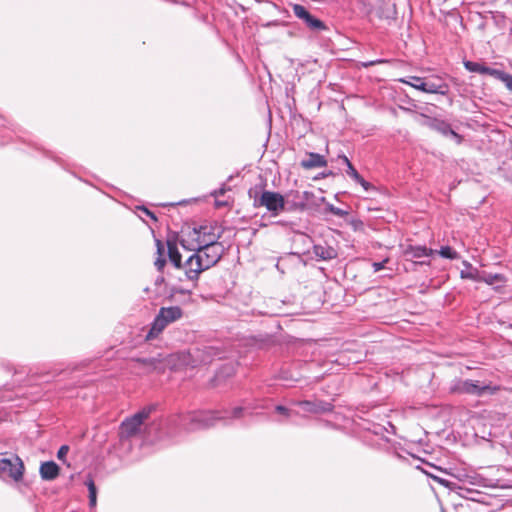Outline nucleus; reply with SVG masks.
<instances>
[{
  "label": "nucleus",
  "mask_w": 512,
  "mask_h": 512,
  "mask_svg": "<svg viewBox=\"0 0 512 512\" xmlns=\"http://www.w3.org/2000/svg\"><path fill=\"white\" fill-rule=\"evenodd\" d=\"M225 253L224 245L218 241V237L207 240L198 246L196 253H193L184 263L186 279L196 282L202 272L215 266Z\"/></svg>",
  "instance_id": "obj_1"
},
{
  "label": "nucleus",
  "mask_w": 512,
  "mask_h": 512,
  "mask_svg": "<svg viewBox=\"0 0 512 512\" xmlns=\"http://www.w3.org/2000/svg\"><path fill=\"white\" fill-rule=\"evenodd\" d=\"M177 356L172 353H157L152 356H141L131 359L133 369L142 374H164L167 370H175Z\"/></svg>",
  "instance_id": "obj_2"
},
{
  "label": "nucleus",
  "mask_w": 512,
  "mask_h": 512,
  "mask_svg": "<svg viewBox=\"0 0 512 512\" xmlns=\"http://www.w3.org/2000/svg\"><path fill=\"white\" fill-rule=\"evenodd\" d=\"M221 418L220 410H195L179 414L177 424L188 432H194L216 426Z\"/></svg>",
  "instance_id": "obj_3"
},
{
  "label": "nucleus",
  "mask_w": 512,
  "mask_h": 512,
  "mask_svg": "<svg viewBox=\"0 0 512 512\" xmlns=\"http://www.w3.org/2000/svg\"><path fill=\"white\" fill-rule=\"evenodd\" d=\"M256 208L265 207L272 216H278L285 208V199L279 192L263 190L261 186H254L248 191Z\"/></svg>",
  "instance_id": "obj_4"
},
{
  "label": "nucleus",
  "mask_w": 512,
  "mask_h": 512,
  "mask_svg": "<svg viewBox=\"0 0 512 512\" xmlns=\"http://www.w3.org/2000/svg\"><path fill=\"white\" fill-rule=\"evenodd\" d=\"M182 315L183 311L179 306L161 307L145 336L146 340L156 338L167 325L179 320Z\"/></svg>",
  "instance_id": "obj_5"
},
{
  "label": "nucleus",
  "mask_w": 512,
  "mask_h": 512,
  "mask_svg": "<svg viewBox=\"0 0 512 512\" xmlns=\"http://www.w3.org/2000/svg\"><path fill=\"white\" fill-rule=\"evenodd\" d=\"M400 82L424 93L446 95L449 92V85L439 78L427 79L418 76H408L400 79Z\"/></svg>",
  "instance_id": "obj_6"
},
{
  "label": "nucleus",
  "mask_w": 512,
  "mask_h": 512,
  "mask_svg": "<svg viewBox=\"0 0 512 512\" xmlns=\"http://www.w3.org/2000/svg\"><path fill=\"white\" fill-rule=\"evenodd\" d=\"M156 409L155 405H149L142 408L130 417H127L119 427V436L121 439L130 438L137 435L144 421Z\"/></svg>",
  "instance_id": "obj_7"
},
{
  "label": "nucleus",
  "mask_w": 512,
  "mask_h": 512,
  "mask_svg": "<svg viewBox=\"0 0 512 512\" xmlns=\"http://www.w3.org/2000/svg\"><path fill=\"white\" fill-rule=\"evenodd\" d=\"M449 390L453 394L483 396L485 393L494 394L498 388L490 385H480L478 381H473L470 379H454L451 382Z\"/></svg>",
  "instance_id": "obj_8"
},
{
  "label": "nucleus",
  "mask_w": 512,
  "mask_h": 512,
  "mask_svg": "<svg viewBox=\"0 0 512 512\" xmlns=\"http://www.w3.org/2000/svg\"><path fill=\"white\" fill-rule=\"evenodd\" d=\"M25 466L18 455L11 458H0V478H10L14 482L23 480Z\"/></svg>",
  "instance_id": "obj_9"
},
{
  "label": "nucleus",
  "mask_w": 512,
  "mask_h": 512,
  "mask_svg": "<svg viewBox=\"0 0 512 512\" xmlns=\"http://www.w3.org/2000/svg\"><path fill=\"white\" fill-rule=\"evenodd\" d=\"M423 120L421 124L433 131L438 132L439 134L443 135L444 137H451L455 139L457 144L462 143L463 137L458 134L456 131H454L451 127V125L442 119L422 115Z\"/></svg>",
  "instance_id": "obj_10"
},
{
  "label": "nucleus",
  "mask_w": 512,
  "mask_h": 512,
  "mask_svg": "<svg viewBox=\"0 0 512 512\" xmlns=\"http://www.w3.org/2000/svg\"><path fill=\"white\" fill-rule=\"evenodd\" d=\"M293 12L294 15L301 19L309 29L313 31H321L326 29L325 23L312 15L305 6L301 4H294Z\"/></svg>",
  "instance_id": "obj_11"
},
{
  "label": "nucleus",
  "mask_w": 512,
  "mask_h": 512,
  "mask_svg": "<svg viewBox=\"0 0 512 512\" xmlns=\"http://www.w3.org/2000/svg\"><path fill=\"white\" fill-rule=\"evenodd\" d=\"M249 409H252L250 404H246L244 402L230 409H222L220 410L222 413V418L220 419V422H222L223 425L225 426L231 425L233 421L241 420L246 415Z\"/></svg>",
  "instance_id": "obj_12"
},
{
  "label": "nucleus",
  "mask_w": 512,
  "mask_h": 512,
  "mask_svg": "<svg viewBox=\"0 0 512 512\" xmlns=\"http://www.w3.org/2000/svg\"><path fill=\"white\" fill-rule=\"evenodd\" d=\"M294 405L301 407L304 411L318 414V413H328L332 412L334 409V405L330 402H326L323 400L310 401V400H299L294 401Z\"/></svg>",
  "instance_id": "obj_13"
},
{
  "label": "nucleus",
  "mask_w": 512,
  "mask_h": 512,
  "mask_svg": "<svg viewBox=\"0 0 512 512\" xmlns=\"http://www.w3.org/2000/svg\"><path fill=\"white\" fill-rule=\"evenodd\" d=\"M389 428H391V432H389L388 428L385 427L384 425L382 424H379V423H374L370 420H362V422H360L358 424V426L364 430V431H368L370 433H372L373 435H376V436H379L381 437V439H384L385 441H389L388 438L385 436V433H391V434H394L395 433V427L393 424H391V422H387Z\"/></svg>",
  "instance_id": "obj_14"
},
{
  "label": "nucleus",
  "mask_w": 512,
  "mask_h": 512,
  "mask_svg": "<svg viewBox=\"0 0 512 512\" xmlns=\"http://www.w3.org/2000/svg\"><path fill=\"white\" fill-rule=\"evenodd\" d=\"M189 236H194L195 240L198 241L199 244H203L204 240H213V237H221L220 234L214 233V227L212 225H200L198 227H193L189 232Z\"/></svg>",
  "instance_id": "obj_15"
},
{
  "label": "nucleus",
  "mask_w": 512,
  "mask_h": 512,
  "mask_svg": "<svg viewBox=\"0 0 512 512\" xmlns=\"http://www.w3.org/2000/svg\"><path fill=\"white\" fill-rule=\"evenodd\" d=\"M39 474L42 480L53 481L60 475V467L55 461H45L39 467Z\"/></svg>",
  "instance_id": "obj_16"
},
{
  "label": "nucleus",
  "mask_w": 512,
  "mask_h": 512,
  "mask_svg": "<svg viewBox=\"0 0 512 512\" xmlns=\"http://www.w3.org/2000/svg\"><path fill=\"white\" fill-rule=\"evenodd\" d=\"M432 253L433 250L425 245H408L403 252L406 260L429 257Z\"/></svg>",
  "instance_id": "obj_17"
},
{
  "label": "nucleus",
  "mask_w": 512,
  "mask_h": 512,
  "mask_svg": "<svg viewBox=\"0 0 512 512\" xmlns=\"http://www.w3.org/2000/svg\"><path fill=\"white\" fill-rule=\"evenodd\" d=\"M219 351L212 346H204L203 349H195L193 358L201 364H209L213 361L214 357L219 356Z\"/></svg>",
  "instance_id": "obj_18"
},
{
  "label": "nucleus",
  "mask_w": 512,
  "mask_h": 512,
  "mask_svg": "<svg viewBox=\"0 0 512 512\" xmlns=\"http://www.w3.org/2000/svg\"><path fill=\"white\" fill-rule=\"evenodd\" d=\"M313 254L318 260L328 261L337 257V251L328 245L314 244Z\"/></svg>",
  "instance_id": "obj_19"
},
{
  "label": "nucleus",
  "mask_w": 512,
  "mask_h": 512,
  "mask_svg": "<svg viewBox=\"0 0 512 512\" xmlns=\"http://www.w3.org/2000/svg\"><path fill=\"white\" fill-rule=\"evenodd\" d=\"M326 165H327V161L324 158V156L320 155L319 153H315V152L308 153V158L303 159L301 161V166L304 169L320 168V167H325Z\"/></svg>",
  "instance_id": "obj_20"
},
{
  "label": "nucleus",
  "mask_w": 512,
  "mask_h": 512,
  "mask_svg": "<svg viewBox=\"0 0 512 512\" xmlns=\"http://www.w3.org/2000/svg\"><path fill=\"white\" fill-rule=\"evenodd\" d=\"M463 65H464L465 69L468 70L469 72L479 73L482 75L492 76V74L495 70V68H491L482 63L474 62V61H470V60H465L463 62Z\"/></svg>",
  "instance_id": "obj_21"
},
{
  "label": "nucleus",
  "mask_w": 512,
  "mask_h": 512,
  "mask_svg": "<svg viewBox=\"0 0 512 512\" xmlns=\"http://www.w3.org/2000/svg\"><path fill=\"white\" fill-rule=\"evenodd\" d=\"M346 174L352 178L356 183L362 186V188L366 191H372L375 189V187L365 180L359 172L356 170V168L353 166V164H349V167L346 169Z\"/></svg>",
  "instance_id": "obj_22"
},
{
  "label": "nucleus",
  "mask_w": 512,
  "mask_h": 512,
  "mask_svg": "<svg viewBox=\"0 0 512 512\" xmlns=\"http://www.w3.org/2000/svg\"><path fill=\"white\" fill-rule=\"evenodd\" d=\"M168 248V258L169 261L173 264V266L177 269H184V264L182 265V256L179 252L176 243L167 241Z\"/></svg>",
  "instance_id": "obj_23"
},
{
  "label": "nucleus",
  "mask_w": 512,
  "mask_h": 512,
  "mask_svg": "<svg viewBox=\"0 0 512 512\" xmlns=\"http://www.w3.org/2000/svg\"><path fill=\"white\" fill-rule=\"evenodd\" d=\"M84 483L89 492V507L94 508L97 505V487L92 477H88Z\"/></svg>",
  "instance_id": "obj_24"
},
{
  "label": "nucleus",
  "mask_w": 512,
  "mask_h": 512,
  "mask_svg": "<svg viewBox=\"0 0 512 512\" xmlns=\"http://www.w3.org/2000/svg\"><path fill=\"white\" fill-rule=\"evenodd\" d=\"M277 378L288 383H296L301 380V375L298 372L295 373L288 368H282L279 371Z\"/></svg>",
  "instance_id": "obj_25"
},
{
  "label": "nucleus",
  "mask_w": 512,
  "mask_h": 512,
  "mask_svg": "<svg viewBox=\"0 0 512 512\" xmlns=\"http://www.w3.org/2000/svg\"><path fill=\"white\" fill-rule=\"evenodd\" d=\"M275 413H277L280 418L276 419L278 423H284L288 420L292 415H298L297 411H294L284 405H276L274 408Z\"/></svg>",
  "instance_id": "obj_26"
},
{
  "label": "nucleus",
  "mask_w": 512,
  "mask_h": 512,
  "mask_svg": "<svg viewBox=\"0 0 512 512\" xmlns=\"http://www.w3.org/2000/svg\"><path fill=\"white\" fill-rule=\"evenodd\" d=\"M456 492L460 497L469 499L472 501H479L477 496L481 494L478 490L467 488L465 486H460V485H457Z\"/></svg>",
  "instance_id": "obj_27"
},
{
  "label": "nucleus",
  "mask_w": 512,
  "mask_h": 512,
  "mask_svg": "<svg viewBox=\"0 0 512 512\" xmlns=\"http://www.w3.org/2000/svg\"><path fill=\"white\" fill-rule=\"evenodd\" d=\"M492 77L495 79L503 82L505 84V87L512 92V75L509 73H506L503 70L495 69Z\"/></svg>",
  "instance_id": "obj_28"
},
{
  "label": "nucleus",
  "mask_w": 512,
  "mask_h": 512,
  "mask_svg": "<svg viewBox=\"0 0 512 512\" xmlns=\"http://www.w3.org/2000/svg\"><path fill=\"white\" fill-rule=\"evenodd\" d=\"M157 253L159 256L156 258L154 265L159 272H162L166 265V259L163 256L164 247L160 240H157Z\"/></svg>",
  "instance_id": "obj_29"
},
{
  "label": "nucleus",
  "mask_w": 512,
  "mask_h": 512,
  "mask_svg": "<svg viewBox=\"0 0 512 512\" xmlns=\"http://www.w3.org/2000/svg\"><path fill=\"white\" fill-rule=\"evenodd\" d=\"M189 239H186L185 237H182L180 240H179V243L180 245L187 251H192L194 253H196L197 251V248L198 246H200V244L198 243V241L195 240V237L194 236H189Z\"/></svg>",
  "instance_id": "obj_30"
},
{
  "label": "nucleus",
  "mask_w": 512,
  "mask_h": 512,
  "mask_svg": "<svg viewBox=\"0 0 512 512\" xmlns=\"http://www.w3.org/2000/svg\"><path fill=\"white\" fill-rule=\"evenodd\" d=\"M480 282H485L488 285H492L496 282H505V276L503 274H491L483 272V275L480 276Z\"/></svg>",
  "instance_id": "obj_31"
},
{
  "label": "nucleus",
  "mask_w": 512,
  "mask_h": 512,
  "mask_svg": "<svg viewBox=\"0 0 512 512\" xmlns=\"http://www.w3.org/2000/svg\"><path fill=\"white\" fill-rule=\"evenodd\" d=\"M480 272L477 268L464 269L460 272V277L462 279H469L473 281L480 282Z\"/></svg>",
  "instance_id": "obj_32"
},
{
  "label": "nucleus",
  "mask_w": 512,
  "mask_h": 512,
  "mask_svg": "<svg viewBox=\"0 0 512 512\" xmlns=\"http://www.w3.org/2000/svg\"><path fill=\"white\" fill-rule=\"evenodd\" d=\"M438 253L442 258L445 259L454 260L459 258L458 252L450 246H442Z\"/></svg>",
  "instance_id": "obj_33"
},
{
  "label": "nucleus",
  "mask_w": 512,
  "mask_h": 512,
  "mask_svg": "<svg viewBox=\"0 0 512 512\" xmlns=\"http://www.w3.org/2000/svg\"><path fill=\"white\" fill-rule=\"evenodd\" d=\"M325 211L341 218L346 217L348 215V212L346 210L336 207L331 203L326 204Z\"/></svg>",
  "instance_id": "obj_34"
},
{
  "label": "nucleus",
  "mask_w": 512,
  "mask_h": 512,
  "mask_svg": "<svg viewBox=\"0 0 512 512\" xmlns=\"http://www.w3.org/2000/svg\"><path fill=\"white\" fill-rule=\"evenodd\" d=\"M394 4H387L386 7L379 13L380 18L393 19L395 17Z\"/></svg>",
  "instance_id": "obj_35"
},
{
  "label": "nucleus",
  "mask_w": 512,
  "mask_h": 512,
  "mask_svg": "<svg viewBox=\"0 0 512 512\" xmlns=\"http://www.w3.org/2000/svg\"><path fill=\"white\" fill-rule=\"evenodd\" d=\"M432 478L437 481L438 483H440L441 485L451 489V490H454L456 491V487H457V484L456 483H452L450 482L449 480H446V479H443V478H440V477H437V476H432Z\"/></svg>",
  "instance_id": "obj_36"
},
{
  "label": "nucleus",
  "mask_w": 512,
  "mask_h": 512,
  "mask_svg": "<svg viewBox=\"0 0 512 512\" xmlns=\"http://www.w3.org/2000/svg\"><path fill=\"white\" fill-rule=\"evenodd\" d=\"M191 293H192L191 289H184V288H181V287H178V286H172L170 288L171 296H173L175 294L190 295Z\"/></svg>",
  "instance_id": "obj_37"
},
{
  "label": "nucleus",
  "mask_w": 512,
  "mask_h": 512,
  "mask_svg": "<svg viewBox=\"0 0 512 512\" xmlns=\"http://www.w3.org/2000/svg\"><path fill=\"white\" fill-rule=\"evenodd\" d=\"M29 145L33 146L36 150H39V151H42L43 154L46 156V157H49V158H52L53 160L55 161H58V159L50 152V151H47L45 150L43 147H41L40 145H38L37 143H34V142H31L29 141Z\"/></svg>",
  "instance_id": "obj_38"
},
{
  "label": "nucleus",
  "mask_w": 512,
  "mask_h": 512,
  "mask_svg": "<svg viewBox=\"0 0 512 512\" xmlns=\"http://www.w3.org/2000/svg\"><path fill=\"white\" fill-rule=\"evenodd\" d=\"M137 209L140 210L144 215H146L150 219L157 221V217H156L155 213L152 212L151 210H149L147 207L142 205V206H138Z\"/></svg>",
  "instance_id": "obj_39"
},
{
  "label": "nucleus",
  "mask_w": 512,
  "mask_h": 512,
  "mask_svg": "<svg viewBox=\"0 0 512 512\" xmlns=\"http://www.w3.org/2000/svg\"><path fill=\"white\" fill-rule=\"evenodd\" d=\"M68 451L69 447L67 445H62L57 451V458L61 461H64Z\"/></svg>",
  "instance_id": "obj_40"
},
{
  "label": "nucleus",
  "mask_w": 512,
  "mask_h": 512,
  "mask_svg": "<svg viewBox=\"0 0 512 512\" xmlns=\"http://www.w3.org/2000/svg\"><path fill=\"white\" fill-rule=\"evenodd\" d=\"M386 262H387V260H383L381 262H374L372 264L374 272H378V271L382 270L384 268V265H385Z\"/></svg>",
  "instance_id": "obj_41"
},
{
  "label": "nucleus",
  "mask_w": 512,
  "mask_h": 512,
  "mask_svg": "<svg viewBox=\"0 0 512 512\" xmlns=\"http://www.w3.org/2000/svg\"><path fill=\"white\" fill-rule=\"evenodd\" d=\"M384 62H386V60H384V59H377V60H374V61L365 62V63H363V66L364 67H370V66H373V65H376V64H380V63H384Z\"/></svg>",
  "instance_id": "obj_42"
},
{
  "label": "nucleus",
  "mask_w": 512,
  "mask_h": 512,
  "mask_svg": "<svg viewBox=\"0 0 512 512\" xmlns=\"http://www.w3.org/2000/svg\"><path fill=\"white\" fill-rule=\"evenodd\" d=\"M338 159H340L343 164H345L346 168L349 167V164H352L348 157L343 153L338 155Z\"/></svg>",
  "instance_id": "obj_43"
},
{
  "label": "nucleus",
  "mask_w": 512,
  "mask_h": 512,
  "mask_svg": "<svg viewBox=\"0 0 512 512\" xmlns=\"http://www.w3.org/2000/svg\"><path fill=\"white\" fill-rule=\"evenodd\" d=\"M226 190H227V189H226L225 185H223V186H222L221 188H219L218 190H215V191L212 193V195H213V196H215V197H217V196H219V195H223V194L226 192Z\"/></svg>",
  "instance_id": "obj_44"
},
{
  "label": "nucleus",
  "mask_w": 512,
  "mask_h": 512,
  "mask_svg": "<svg viewBox=\"0 0 512 512\" xmlns=\"http://www.w3.org/2000/svg\"><path fill=\"white\" fill-rule=\"evenodd\" d=\"M165 282V279L162 275H159L156 277L155 281H154V285L156 287H159L160 285H162L163 283Z\"/></svg>",
  "instance_id": "obj_45"
},
{
  "label": "nucleus",
  "mask_w": 512,
  "mask_h": 512,
  "mask_svg": "<svg viewBox=\"0 0 512 512\" xmlns=\"http://www.w3.org/2000/svg\"><path fill=\"white\" fill-rule=\"evenodd\" d=\"M463 265L465 266V269H471V268H474V267L472 266V264H471L470 262L466 261V260H465V261H463Z\"/></svg>",
  "instance_id": "obj_46"
},
{
  "label": "nucleus",
  "mask_w": 512,
  "mask_h": 512,
  "mask_svg": "<svg viewBox=\"0 0 512 512\" xmlns=\"http://www.w3.org/2000/svg\"><path fill=\"white\" fill-rule=\"evenodd\" d=\"M414 265H428L429 264V261H419V262H413Z\"/></svg>",
  "instance_id": "obj_47"
},
{
  "label": "nucleus",
  "mask_w": 512,
  "mask_h": 512,
  "mask_svg": "<svg viewBox=\"0 0 512 512\" xmlns=\"http://www.w3.org/2000/svg\"><path fill=\"white\" fill-rule=\"evenodd\" d=\"M330 175H333V172H332V171H328V172H323V173H321V176H322V177H327V176H330Z\"/></svg>",
  "instance_id": "obj_48"
},
{
  "label": "nucleus",
  "mask_w": 512,
  "mask_h": 512,
  "mask_svg": "<svg viewBox=\"0 0 512 512\" xmlns=\"http://www.w3.org/2000/svg\"><path fill=\"white\" fill-rule=\"evenodd\" d=\"M225 204H226L225 202H221V201H218V200H216V202H215V205H216L217 207L223 206V205H225Z\"/></svg>",
  "instance_id": "obj_49"
},
{
  "label": "nucleus",
  "mask_w": 512,
  "mask_h": 512,
  "mask_svg": "<svg viewBox=\"0 0 512 512\" xmlns=\"http://www.w3.org/2000/svg\"><path fill=\"white\" fill-rule=\"evenodd\" d=\"M185 202H186V201H180V202H178V203H176V204L171 203L170 205H171V206H174V205H181V204H183V203H185Z\"/></svg>",
  "instance_id": "obj_50"
},
{
  "label": "nucleus",
  "mask_w": 512,
  "mask_h": 512,
  "mask_svg": "<svg viewBox=\"0 0 512 512\" xmlns=\"http://www.w3.org/2000/svg\"><path fill=\"white\" fill-rule=\"evenodd\" d=\"M395 456L398 458V459H403L404 457L402 455H400L399 453H395Z\"/></svg>",
  "instance_id": "obj_51"
}]
</instances>
